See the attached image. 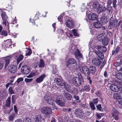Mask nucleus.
<instances>
[{
    "label": "nucleus",
    "mask_w": 122,
    "mask_h": 122,
    "mask_svg": "<svg viewBox=\"0 0 122 122\" xmlns=\"http://www.w3.org/2000/svg\"><path fill=\"white\" fill-rule=\"evenodd\" d=\"M41 113L45 115L49 118L51 115L52 114V109L50 107H44L41 108Z\"/></svg>",
    "instance_id": "f257e3e1"
},
{
    "label": "nucleus",
    "mask_w": 122,
    "mask_h": 122,
    "mask_svg": "<svg viewBox=\"0 0 122 122\" xmlns=\"http://www.w3.org/2000/svg\"><path fill=\"white\" fill-rule=\"evenodd\" d=\"M77 76L78 77H75L73 79V83L75 84H81L84 83V80L81 74L80 73H78L77 74Z\"/></svg>",
    "instance_id": "f03ea898"
},
{
    "label": "nucleus",
    "mask_w": 122,
    "mask_h": 122,
    "mask_svg": "<svg viewBox=\"0 0 122 122\" xmlns=\"http://www.w3.org/2000/svg\"><path fill=\"white\" fill-rule=\"evenodd\" d=\"M50 94H46L44 96V98L48 103L52 105L54 109H57L56 107L54 104L55 100L53 99H52L50 97Z\"/></svg>",
    "instance_id": "7ed1b4c3"
},
{
    "label": "nucleus",
    "mask_w": 122,
    "mask_h": 122,
    "mask_svg": "<svg viewBox=\"0 0 122 122\" xmlns=\"http://www.w3.org/2000/svg\"><path fill=\"white\" fill-rule=\"evenodd\" d=\"M76 65V60L73 58H69L68 60L66 63L67 66L69 68H73V66Z\"/></svg>",
    "instance_id": "20e7f679"
},
{
    "label": "nucleus",
    "mask_w": 122,
    "mask_h": 122,
    "mask_svg": "<svg viewBox=\"0 0 122 122\" xmlns=\"http://www.w3.org/2000/svg\"><path fill=\"white\" fill-rule=\"evenodd\" d=\"M1 15L3 20V24L5 26H7L9 27V23L7 20V17L5 13L4 12H2Z\"/></svg>",
    "instance_id": "39448f33"
},
{
    "label": "nucleus",
    "mask_w": 122,
    "mask_h": 122,
    "mask_svg": "<svg viewBox=\"0 0 122 122\" xmlns=\"http://www.w3.org/2000/svg\"><path fill=\"white\" fill-rule=\"evenodd\" d=\"M64 86L65 89L68 92H72L73 93H74V94H76L77 93L78 91L77 89L75 88L73 90V91H72V87L70 86V84H64Z\"/></svg>",
    "instance_id": "423d86ee"
},
{
    "label": "nucleus",
    "mask_w": 122,
    "mask_h": 122,
    "mask_svg": "<svg viewBox=\"0 0 122 122\" xmlns=\"http://www.w3.org/2000/svg\"><path fill=\"white\" fill-rule=\"evenodd\" d=\"M21 71L22 73L27 74L30 72V69L26 65L23 66L21 68Z\"/></svg>",
    "instance_id": "0eeeda50"
},
{
    "label": "nucleus",
    "mask_w": 122,
    "mask_h": 122,
    "mask_svg": "<svg viewBox=\"0 0 122 122\" xmlns=\"http://www.w3.org/2000/svg\"><path fill=\"white\" fill-rule=\"evenodd\" d=\"M101 62L98 58H93L92 59V63L93 65L98 66L100 65Z\"/></svg>",
    "instance_id": "6e6552de"
},
{
    "label": "nucleus",
    "mask_w": 122,
    "mask_h": 122,
    "mask_svg": "<svg viewBox=\"0 0 122 122\" xmlns=\"http://www.w3.org/2000/svg\"><path fill=\"white\" fill-rule=\"evenodd\" d=\"M87 18L89 20H95L97 19V16L96 14L93 13H91L88 15Z\"/></svg>",
    "instance_id": "1a4fd4ad"
},
{
    "label": "nucleus",
    "mask_w": 122,
    "mask_h": 122,
    "mask_svg": "<svg viewBox=\"0 0 122 122\" xmlns=\"http://www.w3.org/2000/svg\"><path fill=\"white\" fill-rule=\"evenodd\" d=\"M75 114L77 117L80 118H82L84 115L83 112H81L79 109H76L75 110Z\"/></svg>",
    "instance_id": "9d476101"
},
{
    "label": "nucleus",
    "mask_w": 122,
    "mask_h": 122,
    "mask_svg": "<svg viewBox=\"0 0 122 122\" xmlns=\"http://www.w3.org/2000/svg\"><path fill=\"white\" fill-rule=\"evenodd\" d=\"M82 71L84 75L88 76L89 75L90 72L89 70L86 66H83L82 68Z\"/></svg>",
    "instance_id": "9b49d317"
},
{
    "label": "nucleus",
    "mask_w": 122,
    "mask_h": 122,
    "mask_svg": "<svg viewBox=\"0 0 122 122\" xmlns=\"http://www.w3.org/2000/svg\"><path fill=\"white\" fill-rule=\"evenodd\" d=\"M8 69L11 73H14L16 71V67L15 65H11L9 66Z\"/></svg>",
    "instance_id": "f8f14e48"
},
{
    "label": "nucleus",
    "mask_w": 122,
    "mask_h": 122,
    "mask_svg": "<svg viewBox=\"0 0 122 122\" xmlns=\"http://www.w3.org/2000/svg\"><path fill=\"white\" fill-rule=\"evenodd\" d=\"M98 51L100 52H105L107 51L106 47L103 46L99 45L97 46V48Z\"/></svg>",
    "instance_id": "ddd939ff"
},
{
    "label": "nucleus",
    "mask_w": 122,
    "mask_h": 122,
    "mask_svg": "<svg viewBox=\"0 0 122 122\" xmlns=\"http://www.w3.org/2000/svg\"><path fill=\"white\" fill-rule=\"evenodd\" d=\"M118 113L117 110H114L113 111V112L112 113V117L116 120H117L118 119Z\"/></svg>",
    "instance_id": "4468645a"
},
{
    "label": "nucleus",
    "mask_w": 122,
    "mask_h": 122,
    "mask_svg": "<svg viewBox=\"0 0 122 122\" xmlns=\"http://www.w3.org/2000/svg\"><path fill=\"white\" fill-rule=\"evenodd\" d=\"M110 88L112 91L115 92H117L119 88L115 84H111Z\"/></svg>",
    "instance_id": "2eb2a0df"
},
{
    "label": "nucleus",
    "mask_w": 122,
    "mask_h": 122,
    "mask_svg": "<svg viewBox=\"0 0 122 122\" xmlns=\"http://www.w3.org/2000/svg\"><path fill=\"white\" fill-rule=\"evenodd\" d=\"M55 102L61 106H63L64 105V102L62 100L61 98L57 97L56 100H55Z\"/></svg>",
    "instance_id": "dca6fc26"
},
{
    "label": "nucleus",
    "mask_w": 122,
    "mask_h": 122,
    "mask_svg": "<svg viewBox=\"0 0 122 122\" xmlns=\"http://www.w3.org/2000/svg\"><path fill=\"white\" fill-rule=\"evenodd\" d=\"M10 59V57L8 56L4 58L2 60V62L3 63L4 62V64L5 62V67H6L9 64Z\"/></svg>",
    "instance_id": "f3484780"
},
{
    "label": "nucleus",
    "mask_w": 122,
    "mask_h": 122,
    "mask_svg": "<svg viewBox=\"0 0 122 122\" xmlns=\"http://www.w3.org/2000/svg\"><path fill=\"white\" fill-rule=\"evenodd\" d=\"M68 27L70 28H73L74 27V23L73 21L69 20H67L66 23Z\"/></svg>",
    "instance_id": "a211bd4d"
},
{
    "label": "nucleus",
    "mask_w": 122,
    "mask_h": 122,
    "mask_svg": "<svg viewBox=\"0 0 122 122\" xmlns=\"http://www.w3.org/2000/svg\"><path fill=\"white\" fill-rule=\"evenodd\" d=\"M101 3H99L97 2L96 1L94 2L92 4V7L94 8L97 10Z\"/></svg>",
    "instance_id": "6ab92c4d"
},
{
    "label": "nucleus",
    "mask_w": 122,
    "mask_h": 122,
    "mask_svg": "<svg viewBox=\"0 0 122 122\" xmlns=\"http://www.w3.org/2000/svg\"><path fill=\"white\" fill-rule=\"evenodd\" d=\"M121 94H122V92L115 93L113 95V97L116 100L121 99Z\"/></svg>",
    "instance_id": "aec40b11"
},
{
    "label": "nucleus",
    "mask_w": 122,
    "mask_h": 122,
    "mask_svg": "<svg viewBox=\"0 0 122 122\" xmlns=\"http://www.w3.org/2000/svg\"><path fill=\"white\" fill-rule=\"evenodd\" d=\"M106 8L103 4H102L101 3L100 5V7H99L98 9L97 10V11L99 12H103L106 10Z\"/></svg>",
    "instance_id": "412c9836"
},
{
    "label": "nucleus",
    "mask_w": 122,
    "mask_h": 122,
    "mask_svg": "<svg viewBox=\"0 0 122 122\" xmlns=\"http://www.w3.org/2000/svg\"><path fill=\"white\" fill-rule=\"evenodd\" d=\"M46 77V75L43 74L39 77L36 78V81L38 83H40L42 82L44 78Z\"/></svg>",
    "instance_id": "4be33fe9"
},
{
    "label": "nucleus",
    "mask_w": 122,
    "mask_h": 122,
    "mask_svg": "<svg viewBox=\"0 0 122 122\" xmlns=\"http://www.w3.org/2000/svg\"><path fill=\"white\" fill-rule=\"evenodd\" d=\"M100 20L101 22L103 24H105L106 23H107L108 21L107 18L106 16L102 17L100 18Z\"/></svg>",
    "instance_id": "5701e85b"
},
{
    "label": "nucleus",
    "mask_w": 122,
    "mask_h": 122,
    "mask_svg": "<svg viewBox=\"0 0 122 122\" xmlns=\"http://www.w3.org/2000/svg\"><path fill=\"white\" fill-rule=\"evenodd\" d=\"M53 70L52 71L53 73L55 75V76L57 77L58 76L57 71L56 70V66L55 65H53Z\"/></svg>",
    "instance_id": "b1692460"
},
{
    "label": "nucleus",
    "mask_w": 122,
    "mask_h": 122,
    "mask_svg": "<svg viewBox=\"0 0 122 122\" xmlns=\"http://www.w3.org/2000/svg\"><path fill=\"white\" fill-rule=\"evenodd\" d=\"M89 71L92 74H94L96 71V69L95 67L93 66H90L89 68Z\"/></svg>",
    "instance_id": "393cba45"
},
{
    "label": "nucleus",
    "mask_w": 122,
    "mask_h": 122,
    "mask_svg": "<svg viewBox=\"0 0 122 122\" xmlns=\"http://www.w3.org/2000/svg\"><path fill=\"white\" fill-rule=\"evenodd\" d=\"M96 51L93 52H90L89 54V57L90 59L95 58L96 56Z\"/></svg>",
    "instance_id": "a878e982"
},
{
    "label": "nucleus",
    "mask_w": 122,
    "mask_h": 122,
    "mask_svg": "<svg viewBox=\"0 0 122 122\" xmlns=\"http://www.w3.org/2000/svg\"><path fill=\"white\" fill-rule=\"evenodd\" d=\"M11 40L9 39L5 41V44L6 47H10L11 45Z\"/></svg>",
    "instance_id": "bb28decb"
},
{
    "label": "nucleus",
    "mask_w": 122,
    "mask_h": 122,
    "mask_svg": "<svg viewBox=\"0 0 122 122\" xmlns=\"http://www.w3.org/2000/svg\"><path fill=\"white\" fill-rule=\"evenodd\" d=\"M41 116L40 115L36 116L34 118V122H41Z\"/></svg>",
    "instance_id": "cd10ccee"
},
{
    "label": "nucleus",
    "mask_w": 122,
    "mask_h": 122,
    "mask_svg": "<svg viewBox=\"0 0 122 122\" xmlns=\"http://www.w3.org/2000/svg\"><path fill=\"white\" fill-rule=\"evenodd\" d=\"M75 55L76 56L77 55L80 58H81V59H83V56H82V55L80 52L79 50L78 49L76 50V52L75 54Z\"/></svg>",
    "instance_id": "c85d7f7f"
},
{
    "label": "nucleus",
    "mask_w": 122,
    "mask_h": 122,
    "mask_svg": "<svg viewBox=\"0 0 122 122\" xmlns=\"http://www.w3.org/2000/svg\"><path fill=\"white\" fill-rule=\"evenodd\" d=\"M64 95L66 98L68 100H71L72 97L71 95L68 93L65 92Z\"/></svg>",
    "instance_id": "c756f323"
},
{
    "label": "nucleus",
    "mask_w": 122,
    "mask_h": 122,
    "mask_svg": "<svg viewBox=\"0 0 122 122\" xmlns=\"http://www.w3.org/2000/svg\"><path fill=\"white\" fill-rule=\"evenodd\" d=\"M94 26L96 28H99L102 26V25L99 22H96L94 23Z\"/></svg>",
    "instance_id": "7c9ffc66"
},
{
    "label": "nucleus",
    "mask_w": 122,
    "mask_h": 122,
    "mask_svg": "<svg viewBox=\"0 0 122 122\" xmlns=\"http://www.w3.org/2000/svg\"><path fill=\"white\" fill-rule=\"evenodd\" d=\"M11 102V97H9L6 100L5 102V105L8 107H9L10 106V104Z\"/></svg>",
    "instance_id": "2f4dec72"
},
{
    "label": "nucleus",
    "mask_w": 122,
    "mask_h": 122,
    "mask_svg": "<svg viewBox=\"0 0 122 122\" xmlns=\"http://www.w3.org/2000/svg\"><path fill=\"white\" fill-rule=\"evenodd\" d=\"M96 55L100 58L101 59H103L104 57L103 54L101 52H99L98 51H96Z\"/></svg>",
    "instance_id": "473e14b6"
},
{
    "label": "nucleus",
    "mask_w": 122,
    "mask_h": 122,
    "mask_svg": "<svg viewBox=\"0 0 122 122\" xmlns=\"http://www.w3.org/2000/svg\"><path fill=\"white\" fill-rule=\"evenodd\" d=\"M15 114L14 113H12L9 115L8 117V119L10 121H12L15 117Z\"/></svg>",
    "instance_id": "72a5a7b5"
},
{
    "label": "nucleus",
    "mask_w": 122,
    "mask_h": 122,
    "mask_svg": "<svg viewBox=\"0 0 122 122\" xmlns=\"http://www.w3.org/2000/svg\"><path fill=\"white\" fill-rule=\"evenodd\" d=\"M45 63L44 61L42 59H40L39 64V67L40 68H42L44 67Z\"/></svg>",
    "instance_id": "f704fd0d"
},
{
    "label": "nucleus",
    "mask_w": 122,
    "mask_h": 122,
    "mask_svg": "<svg viewBox=\"0 0 122 122\" xmlns=\"http://www.w3.org/2000/svg\"><path fill=\"white\" fill-rule=\"evenodd\" d=\"M105 37L104 34H101L98 36L97 39L98 40L101 41Z\"/></svg>",
    "instance_id": "c9c22d12"
},
{
    "label": "nucleus",
    "mask_w": 122,
    "mask_h": 122,
    "mask_svg": "<svg viewBox=\"0 0 122 122\" xmlns=\"http://www.w3.org/2000/svg\"><path fill=\"white\" fill-rule=\"evenodd\" d=\"M102 41V44L104 46H106L108 44V40L106 37Z\"/></svg>",
    "instance_id": "e433bc0d"
},
{
    "label": "nucleus",
    "mask_w": 122,
    "mask_h": 122,
    "mask_svg": "<svg viewBox=\"0 0 122 122\" xmlns=\"http://www.w3.org/2000/svg\"><path fill=\"white\" fill-rule=\"evenodd\" d=\"M24 56L22 55H20L17 59V64H18L19 62L23 59Z\"/></svg>",
    "instance_id": "4c0bfd02"
},
{
    "label": "nucleus",
    "mask_w": 122,
    "mask_h": 122,
    "mask_svg": "<svg viewBox=\"0 0 122 122\" xmlns=\"http://www.w3.org/2000/svg\"><path fill=\"white\" fill-rule=\"evenodd\" d=\"M83 89L84 90L87 91H89L91 89L89 85H86L85 86H84L83 87Z\"/></svg>",
    "instance_id": "58836bf2"
},
{
    "label": "nucleus",
    "mask_w": 122,
    "mask_h": 122,
    "mask_svg": "<svg viewBox=\"0 0 122 122\" xmlns=\"http://www.w3.org/2000/svg\"><path fill=\"white\" fill-rule=\"evenodd\" d=\"M61 79H61L60 78V79L57 78H55L54 80V83L57 84H61L60 83H59L61 82L62 81Z\"/></svg>",
    "instance_id": "ea45409f"
},
{
    "label": "nucleus",
    "mask_w": 122,
    "mask_h": 122,
    "mask_svg": "<svg viewBox=\"0 0 122 122\" xmlns=\"http://www.w3.org/2000/svg\"><path fill=\"white\" fill-rule=\"evenodd\" d=\"M26 51L25 55L26 56L30 55L32 53V51L31 49H26Z\"/></svg>",
    "instance_id": "a19ab883"
},
{
    "label": "nucleus",
    "mask_w": 122,
    "mask_h": 122,
    "mask_svg": "<svg viewBox=\"0 0 122 122\" xmlns=\"http://www.w3.org/2000/svg\"><path fill=\"white\" fill-rule=\"evenodd\" d=\"M119 50V48L118 47H117L116 49L114 50H112V55H113L115 54H116L117 53Z\"/></svg>",
    "instance_id": "79ce46f5"
},
{
    "label": "nucleus",
    "mask_w": 122,
    "mask_h": 122,
    "mask_svg": "<svg viewBox=\"0 0 122 122\" xmlns=\"http://www.w3.org/2000/svg\"><path fill=\"white\" fill-rule=\"evenodd\" d=\"M94 104L92 102H91L89 103L90 106L92 109L93 110H94L96 108Z\"/></svg>",
    "instance_id": "37998d69"
},
{
    "label": "nucleus",
    "mask_w": 122,
    "mask_h": 122,
    "mask_svg": "<svg viewBox=\"0 0 122 122\" xmlns=\"http://www.w3.org/2000/svg\"><path fill=\"white\" fill-rule=\"evenodd\" d=\"M107 10L109 13H111L112 11V7L110 5L107 6Z\"/></svg>",
    "instance_id": "c03bdc74"
},
{
    "label": "nucleus",
    "mask_w": 122,
    "mask_h": 122,
    "mask_svg": "<svg viewBox=\"0 0 122 122\" xmlns=\"http://www.w3.org/2000/svg\"><path fill=\"white\" fill-rule=\"evenodd\" d=\"M86 8L85 4H83L81 8V11L82 12H83L86 10Z\"/></svg>",
    "instance_id": "a18cd8bd"
},
{
    "label": "nucleus",
    "mask_w": 122,
    "mask_h": 122,
    "mask_svg": "<svg viewBox=\"0 0 122 122\" xmlns=\"http://www.w3.org/2000/svg\"><path fill=\"white\" fill-rule=\"evenodd\" d=\"M23 122H31V119L29 117H25L23 119Z\"/></svg>",
    "instance_id": "49530a36"
},
{
    "label": "nucleus",
    "mask_w": 122,
    "mask_h": 122,
    "mask_svg": "<svg viewBox=\"0 0 122 122\" xmlns=\"http://www.w3.org/2000/svg\"><path fill=\"white\" fill-rule=\"evenodd\" d=\"M113 21H110V23L108 26V28L109 29H111L113 27Z\"/></svg>",
    "instance_id": "de8ad7c7"
},
{
    "label": "nucleus",
    "mask_w": 122,
    "mask_h": 122,
    "mask_svg": "<svg viewBox=\"0 0 122 122\" xmlns=\"http://www.w3.org/2000/svg\"><path fill=\"white\" fill-rule=\"evenodd\" d=\"M72 31L74 35L75 36H78V35L77 32V30H76L74 29L72 30Z\"/></svg>",
    "instance_id": "09e8293b"
},
{
    "label": "nucleus",
    "mask_w": 122,
    "mask_h": 122,
    "mask_svg": "<svg viewBox=\"0 0 122 122\" xmlns=\"http://www.w3.org/2000/svg\"><path fill=\"white\" fill-rule=\"evenodd\" d=\"M74 97L76 100V102L79 103L80 102V101L79 100V98L78 96H74Z\"/></svg>",
    "instance_id": "8fccbe9b"
},
{
    "label": "nucleus",
    "mask_w": 122,
    "mask_h": 122,
    "mask_svg": "<svg viewBox=\"0 0 122 122\" xmlns=\"http://www.w3.org/2000/svg\"><path fill=\"white\" fill-rule=\"evenodd\" d=\"M69 13V15H75V14L76 13V12L73 10H69V11H68L66 13Z\"/></svg>",
    "instance_id": "3c124183"
},
{
    "label": "nucleus",
    "mask_w": 122,
    "mask_h": 122,
    "mask_svg": "<svg viewBox=\"0 0 122 122\" xmlns=\"http://www.w3.org/2000/svg\"><path fill=\"white\" fill-rule=\"evenodd\" d=\"M9 91L10 94H12L14 93V92L13 91L12 87H10L9 89Z\"/></svg>",
    "instance_id": "603ef678"
},
{
    "label": "nucleus",
    "mask_w": 122,
    "mask_h": 122,
    "mask_svg": "<svg viewBox=\"0 0 122 122\" xmlns=\"http://www.w3.org/2000/svg\"><path fill=\"white\" fill-rule=\"evenodd\" d=\"M94 104H96L98 102V99L97 98H96L93 99L92 102Z\"/></svg>",
    "instance_id": "864d4df0"
},
{
    "label": "nucleus",
    "mask_w": 122,
    "mask_h": 122,
    "mask_svg": "<svg viewBox=\"0 0 122 122\" xmlns=\"http://www.w3.org/2000/svg\"><path fill=\"white\" fill-rule=\"evenodd\" d=\"M117 2L116 0H112L113 6V8L116 7L117 5L116 4Z\"/></svg>",
    "instance_id": "5fc2aeb1"
},
{
    "label": "nucleus",
    "mask_w": 122,
    "mask_h": 122,
    "mask_svg": "<svg viewBox=\"0 0 122 122\" xmlns=\"http://www.w3.org/2000/svg\"><path fill=\"white\" fill-rule=\"evenodd\" d=\"M23 79L22 78H18L16 82L18 84L20 82L23 81Z\"/></svg>",
    "instance_id": "6e6d98bb"
},
{
    "label": "nucleus",
    "mask_w": 122,
    "mask_h": 122,
    "mask_svg": "<svg viewBox=\"0 0 122 122\" xmlns=\"http://www.w3.org/2000/svg\"><path fill=\"white\" fill-rule=\"evenodd\" d=\"M33 79L32 78L28 79L25 78V81L26 83H29L31 82L32 80Z\"/></svg>",
    "instance_id": "4d7b16f0"
},
{
    "label": "nucleus",
    "mask_w": 122,
    "mask_h": 122,
    "mask_svg": "<svg viewBox=\"0 0 122 122\" xmlns=\"http://www.w3.org/2000/svg\"><path fill=\"white\" fill-rule=\"evenodd\" d=\"M1 35H3L5 36H7V33L6 31L5 30H3L1 32Z\"/></svg>",
    "instance_id": "13d9d810"
},
{
    "label": "nucleus",
    "mask_w": 122,
    "mask_h": 122,
    "mask_svg": "<svg viewBox=\"0 0 122 122\" xmlns=\"http://www.w3.org/2000/svg\"><path fill=\"white\" fill-rule=\"evenodd\" d=\"M103 115V114L102 113H100L99 114H97V118L99 119H100L101 116Z\"/></svg>",
    "instance_id": "bf43d9fd"
},
{
    "label": "nucleus",
    "mask_w": 122,
    "mask_h": 122,
    "mask_svg": "<svg viewBox=\"0 0 122 122\" xmlns=\"http://www.w3.org/2000/svg\"><path fill=\"white\" fill-rule=\"evenodd\" d=\"M35 73H31L30 74L29 76H27V77L28 78H31L32 77L34 76Z\"/></svg>",
    "instance_id": "052dcab7"
},
{
    "label": "nucleus",
    "mask_w": 122,
    "mask_h": 122,
    "mask_svg": "<svg viewBox=\"0 0 122 122\" xmlns=\"http://www.w3.org/2000/svg\"><path fill=\"white\" fill-rule=\"evenodd\" d=\"M97 109L100 111L101 110V104H98L96 106Z\"/></svg>",
    "instance_id": "680f3d73"
},
{
    "label": "nucleus",
    "mask_w": 122,
    "mask_h": 122,
    "mask_svg": "<svg viewBox=\"0 0 122 122\" xmlns=\"http://www.w3.org/2000/svg\"><path fill=\"white\" fill-rule=\"evenodd\" d=\"M4 64V62L3 63L2 62V61L1 62H0V70L2 68Z\"/></svg>",
    "instance_id": "e2e57ef3"
},
{
    "label": "nucleus",
    "mask_w": 122,
    "mask_h": 122,
    "mask_svg": "<svg viewBox=\"0 0 122 122\" xmlns=\"http://www.w3.org/2000/svg\"><path fill=\"white\" fill-rule=\"evenodd\" d=\"M14 109L15 113L16 114H17L18 113V111L17 107L15 105L14 106Z\"/></svg>",
    "instance_id": "0e129e2a"
},
{
    "label": "nucleus",
    "mask_w": 122,
    "mask_h": 122,
    "mask_svg": "<svg viewBox=\"0 0 122 122\" xmlns=\"http://www.w3.org/2000/svg\"><path fill=\"white\" fill-rule=\"evenodd\" d=\"M30 22H31L33 24H35V20L34 19H32V18H30Z\"/></svg>",
    "instance_id": "69168bd1"
},
{
    "label": "nucleus",
    "mask_w": 122,
    "mask_h": 122,
    "mask_svg": "<svg viewBox=\"0 0 122 122\" xmlns=\"http://www.w3.org/2000/svg\"><path fill=\"white\" fill-rule=\"evenodd\" d=\"M112 3V0H107V4L109 5H110Z\"/></svg>",
    "instance_id": "338daca9"
},
{
    "label": "nucleus",
    "mask_w": 122,
    "mask_h": 122,
    "mask_svg": "<svg viewBox=\"0 0 122 122\" xmlns=\"http://www.w3.org/2000/svg\"><path fill=\"white\" fill-rule=\"evenodd\" d=\"M109 81H108V79H106L104 80V83H107L108 84H110V83H109Z\"/></svg>",
    "instance_id": "774afa93"
}]
</instances>
